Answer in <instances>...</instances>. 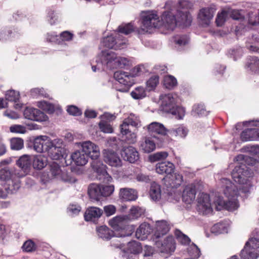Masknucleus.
I'll use <instances>...</instances> for the list:
<instances>
[{
  "mask_svg": "<svg viewBox=\"0 0 259 259\" xmlns=\"http://www.w3.org/2000/svg\"><path fill=\"white\" fill-rule=\"evenodd\" d=\"M234 161L236 165L232 172V177L237 186L229 179L223 178L220 180V185L225 195V199L221 196L215 197L214 204L217 210L226 209L230 211L237 209L239 206L238 197L240 194L239 191L245 194L249 193L252 185L250 178L251 173L246 165H252L254 160L247 155L239 154Z\"/></svg>",
  "mask_w": 259,
  "mask_h": 259,
  "instance_id": "obj_1",
  "label": "nucleus"
},
{
  "mask_svg": "<svg viewBox=\"0 0 259 259\" xmlns=\"http://www.w3.org/2000/svg\"><path fill=\"white\" fill-rule=\"evenodd\" d=\"M191 4L187 0L180 1L177 10L164 12L161 19L156 11H146L141 14V24L138 30L140 34L151 33L155 28H163L168 31L174 30L178 25L189 26L192 17L188 13Z\"/></svg>",
  "mask_w": 259,
  "mask_h": 259,
  "instance_id": "obj_2",
  "label": "nucleus"
},
{
  "mask_svg": "<svg viewBox=\"0 0 259 259\" xmlns=\"http://www.w3.org/2000/svg\"><path fill=\"white\" fill-rule=\"evenodd\" d=\"M31 163V156L24 155L17 161V165L21 168L20 172L11 175L9 170L3 169L0 171V178L6 182L4 186L8 193H14L19 189L20 187L19 178L25 177L30 172Z\"/></svg>",
  "mask_w": 259,
  "mask_h": 259,
  "instance_id": "obj_3",
  "label": "nucleus"
},
{
  "mask_svg": "<svg viewBox=\"0 0 259 259\" xmlns=\"http://www.w3.org/2000/svg\"><path fill=\"white\" fill-rule=\"evenodd\" d=\"M75 145L82 150L87 156L95 160L92 163V167L98 175V179L104 182H110L112 178L106 171V166L101 161L96 160L100 156L99 147L91 141H85L75 143Z\"/></svg>",
  "mask_w": 259,
  "mask_h": 259,
  "instance_id": "obj_4",
  "label": "nucleus"
},
{
  "mask_svg": "<svg viewBox=\"0 0 259 259\" xmlns=\"http://www.w3.org/2000/svg\"><path fill=\"white\" fill-rule=\"evenodd\" d=\"M147 72L148 70L143 65L135 67L130 72H115L114 77L119 83L115 85L116 90L123 93L127 92L131 87L135 83L134 78L141 76Z\"/></svg>",
  "mask_w": 259,
  "mask_h": 259,
  "instance_id": "obj_5",
  "label": "nucleus"
},
{
  "mask_svg": "<svg viewBox=\"0 0 259 259\" xmlns=\"http://www.w3.org/2000/svg\"><path fill=\"white\" fill-rule=\"evenodd\" d=\"M116 57V54L111 51H102L97 58V65L92 66L93 71L114 69Z\"/></svg>",
  "mask_w": 259,
  "mask_h": 259,
  "instance_id": "obj_6",
  "label": "nucleus"
},
{
  "mask_svg": "<svg viewBox=\"0 0 259 259\" xmlns=\"http://www.w3.org/2000/svg\"><path fill=\"white\" fill-rule=\"evenodd\" d=\"M254 126H259V120H253L238 123L236 125V130L240 131L243 127H246L241 133L240 137L243 141H256L255 133L257 132Z\"/></svg>",
  "mask_w": 259,
  "mask_h": 259,
  "instance_id": "obj_7",
  "label": "nucleus"
},
{
  "mask_svg": "<svg viewBox=\"0 0 259 259\" xmlns=\"http://www.w3.org/2000/svg\"><path fill=\"white\" fill-rule=\"evenodd\" d=\"M242 259H256L259 256V239L251 238L240 252Z\"/></svg>",
  "mask_w": 259,
  "mask_h": 259,
  "instance_id": "obj_8",
  "label": "nucleus"
},
{
  "mask_svg": "<svg viewBox=\"0 0 259 259\" xmlns=\"http://www.w3.org/2000/svg\"><path fill=\"white\" fill-rule=\"evenodd\" d=\"M59 141L58 139L53 141L47 136H39L34 139L33 148L37 152H48Z\"/></svg>",
  "mask_w": 259,
  "mask_h": 259,
  "instance_id": "obj_9",
  "label": "nucleus"
},
{
  "mask_svg": "<svg viewBox=\"0 0 259 259\" xmlns=\"http://www.w3.org/2000/svg\"><path fill=\"white\" fill-rule=\"evenodd\" d=\"M102 44L109 49H121L126 46L127 40L121 38L119 33L114 32V34L103 38Z\"/></svg>",
  "mask_w": 259,
  "mask_h": 259,
  "instance_id": "obj_10",
  "label": "nucleus"
},
{
  "mask_svg": "<svg viewBox=\"0 0 259 259\" xmlns=\"http://www.w3.org/2000/svg\"><path fill=\"white\" fill-rule=\"evenodd\" d=\"M160 100L162 110L167 113L171 111L180 100L178 95L175 93L161 95Z\"/></svg>",
  "mask_w": 259,
  "mask_h": 259,
  "instance_id": "obj_11",
  "label": "nucleus"
},
{
  "mask_svg": "<svg viewBox=\"0 0 259 259\" xmlns=\"http://www.w3.org/2000/svg\"><path fill=\"white\" fill-rule=\"evenodd\" d=\"M49 179H56L69 183H74L76 180L70 177L66 172H63L58 164L54 163L51 166L48 174Z\"/></svg>",
  "mask_w": 259,
  "mask_h": 259,
  "instance_id": "obj_12",
  "label": "nucleus"
},
{
  "mask_svg": "<svg viewBox=\"0 0 259 259\" xmlns=\"http://www.w3.org/2000/svg\"><path fill=\"white\" fill-rule=\"evenodd\" d=\"M215 9L210 6L200 9L198 14V20L199 24L203 27L209 26L213 17Z\"/></svg>",
  "mask_w": 259,
  "mask_h": 259,
  "instance_id": "obj_13",
  "label": "nucleus"
},
{
  "mask_svg": "<svg viewBox=\"0 0 259 259\" xmlns=\"http://www.w3.org/2000/svg\"><path fill=\"white\" fill-rule=\"evenodd\" d=\"M197 209L198 211L202 214L207 215L211 213L212 204L208 194L202 193L200 195L198 199Z\"/></svg>",
  "mask_w": 259,
  "mask_h": 259,
  "instance_id": "obj_14",
  "label": "nucleus"
},
{
  "mask_svg": "<svg viewBox=\"0 0 259 259\" xmlns=\"http://www.w3.org/2000/svg\"><path fill=\"white\" fill-rule=\"evenodd\" d=\"M23 115L26 119L39 122L46 121L49 119L44 112L32 107L26 108L23 112Z\"/></svg>",
  "mask_w": 259,
  "mask_h": 259,
  "instance_id": "obj_15",
  "label": "nucleus"
},
{
  "mask_svg": "<svg viewBox=\"0 0 259 259\" xmlns=\"http://www.w3.org/2000/svg\"><path fill=\"white\" fill-rule=\"evenodd\" d=\"M103 159L109 165L119 167L122 165V161L119 155L110 149H104L102 151Z\"/></svg>",
  "mask_w": 259,
  "mask_h": 259,
  "instance_id": "obj_16",
  "label": "nucleus"
},
{
  "mask_svg": "<svg viewBox=\"0 0 259 259\" xmlns=\"http://www.w3.org/2000/svg\"><path fill=\"white\" fill-rule=\"evenodd\" d=\"M116 116L114 114L106 112L100 117V121L99 122V127L100 131L106 134L113 133L114 130L110 122L114 120Z\"/></svg>",
  "mask_w": 259,
  "mask_h": 259,
  "instance_id": "obj_17",
  "label": "nucleus"
},
{
  "mask_svg": "<svg viewBox=\"0 0 259 259\" xmlns=\"http://www.w3.org/2000/svg\"><path fill=\"white\" fill-rule=\"evenodd\" d=\"M199 189L200 186L198 184H190L187 185L182 196L183 200L187 203H191L195 199L196 191Z\"/></svg>",
  "mask_w": 259,
  "mask_h": 259,
  "instance_id": "obj_18",
  "label": "nucleus"
},
{
  "mask_svg": "<svg viewBox=\"0 0 259 259\" xmlns=\"http://www.w3.org/2000/svg\"><path fill=\"white\" fill-rule=\"evenodd\" d=\"M169 229V225L166 221L164 220L157 221L154 230V240L160 239L168 232Z\"/></svg>",
  "mask_w": 259,
  "mask_h": 259,
  "instance_id": "obj_19",
  "label": "nucleus"
},
{
  "mask_svg": "<svg viewBox=\"0 0 259 259\" xmlns=\"http://www.w3.org/2000/svg\"><path fill=\"white\" fill-rule=\"evenodd\" d=\"M157 247L160 248L161 252L170 253L174 252L175 249V243L172 237L169 236L164 240L163 243H161L159 239L154 240Z\"/></svg>",
  "mask_w": 259,
  "mask_h": 259,
  "instance_id": "obj_20",
  "label": "nucleus"
},
{
  "mask_svg": "<svg viewBox=\"0 0 259 259\" xmlns=\"http://www.w3.org/2000/svg\"><path fill=\"white\" fill-rule=\"evenodd\" d=\"M119 198L122 201H135L138 198V192L132 188H120L119 191Z\"/></svg>",
  "mask_w": 259,
  "mask_h": 259,
  "instance_id": "obj_21",
  "label": "nucleus"
},
{
  "mask_svg": "<svg viewBox=\"0 0 259 259\" xmlns=\"http://www.w3.org/2000/svg\"><path fill=\"white\" fill-rule=\"evenodd\" d=\"M121 154L124 160L131 163H135L139 158L138 152L136 148L132 146H128L124 148Z\"/></svg>",
  "mask_w": 259,
  "mask_h": 259,
  "instance_id": "obj_22",
  "label": "nucleus"
},
{
  "mask_svg": "<svg viewBox=\"0 0 259 259\" xmlns=\"http://www.w3.org/2000/svg\"><path fill=\"white\" fill-rule=\"evenodd\" d=\"M103 211L99 207H89L84 213V219L86 221L96 222L102 215Z\"/></svg>",
  "mask_w": 259,
  "mask_h": 259,
  "instance_id": "obj_23",
  "label": "nucleus"
},
{
  "mask_svg": "<svg viewBox=\"0 0 259 259\" xmlns=\"http://www.w3.org/2000/svg\"><path fill=\"white\" fill-rule=\"evenodd\" d=\"M31 163L33 168L36 170H41L48 164V158L43 154L31 155Z\"/></svg>",
  "mask_w": 259,
  "mask_h": 259,
  "instance_id": "obj_24",
  "label": "nucleus"
},
{
  "mask_svg": "<svg viewBox=\"0 0 259 259\" xmlns=\"http://www.w3.org/2000/svg\"><path fill=\"white\" fill-rule=\"evenodd\" d=\"M155 170L159 174H166L167 176L172 174L175 170V165L169 161H164L156 164Z\"/></svg>",
  "mask_w": 259,
  "mask_h": 259,
  "instance_id": "obj_25",
  "label": "nucleus"
},
{
  "mask_svg": "<svg viewBox=\"0 0 259 259\" xmlns=\"http://www.w3.org/2000/svg\"><path fill=\"white\" fill-rule=\"evenodd\" d=\"M169 177L167 176L164 179L165 184L167 187L175 188L181 185L183 181V177L181 175L175 173L169 175Z\"/></svg>",
  "mask_w": 259,
  "mask_h": 259,
  "instance_id": "obj_26",
  "label": "nucleus"
},
{
  "mask_svg": "<svg viewBox=\"0 0 259 259\" xmlns=\"http://www.w3.org/2000/svg\"><path fill=\"white\" fill-rule=\"evenodd\" d=\"M74 163L79 166L86 164L88 162V157L82 150H76L72 153L70 156Z\"/></svg>",
  "mask_w": 259,
  "mask_h": 259,
  "instance_id": "obj_27",
  "label": "nucleus"
},
{
  "mask_svg": "<svg viewBox=\"0 0 259 259\" xmlns=\"http://www.w3.org/2000/svg\"><path fill=\"white\" fill-rule=\"evenodd\" d=\"M148 131L150 133H155L163 136H165L168 134V130L159 122H153L147 126Z\"/></svg>",
  "mask_w": 259,
  "mask_h": 259,
  "instance_id": "obj_28",
  "label": "nucleus"
},
{
  "mask_svg": "<svg viewBox=\"0 0 259 259\" xmlns=\"http://www.w3.org/2000/svg\"><path fill=\"white\" fill-rule=\"evenodd\" d=\"M140 149L145 153H150L156 148L155 142L152 138L145 137L140 141Z\"/></svg>",
  "mask_w": 259,
  "mask_h": 259,
  "instance_id": "obj_29",
  "label": "nucleus"
},
{
  "mask_svg": "<svg viewBox=\"0 0 259 259\" xmlns=\"http://www.w3.org/2000/svg\"><path fill=\"white\" fill-rule=\"evenodd\" d=\"M88 195L92 200L99 201L102 197L101 186L95 183L90 185Z\"/></svg>",
  "mask_w": 259,
  "mask_h": 259,
  "instance_id": "obj_30",
  "label": "nucleus"
},
{
  "mask_svg": "<svg viewBox=\"0 0 259 259\" xmlns=\"http://www.w3.org/2000/svg\"><path fill=\"white\" fill-rule=\"evenodd\" d=\"M150 198L154 201H159L162 198L160 186L155 182H153L149 190Z\"/></svg>",
  "mask_w": 259,
  "mask_h": 259,
  "instance_id": "obj_31",
  "label": "nucleus"
},
{
  "mask_svg": "<svg viewBox=\"0 0 259 259\" xmlns=\"http://www.w3.org/2000/svg\"><path fill=\"white\" fill-rule=\"evenodd\" d=\"M151 232V228L148 224L143 223L137 229L136 232V236L140 240H144L147 238Z\"/></svg>",
  "mask_w": 259,
  "mask_h": 259,
  "instance_id": "obj_32",
  "label": "nucleus"
},
{
  "mask_svg": "<svg viewBox=\"0 0 259 259\" xmlns=\"http://www.w3.org/2000/svg\"><path fill=\"white\" fill-rule=\"evenodd\" d=\"M188 133V128L183 124L176 125L175 127L168 130V134L171 136L185 138Z\"/></svg>",
  "mask_w": 259,
  "mask_h": 259,
  "instance_id": "obj_33",
  "label": "nucleus"
},
{
  "mask_svg": "<svg viewBox=\"0 0 259 259\" xmlns=\"http://www.w3.org/2000/svg\"><path fill=\"white\" fill-rule=\"evenodd\" d=\"M126 220V216H116L111 219L109 224L113 229L118 230L122 228Z\"/></svg>",
  "mask_w": 259,
  "mask_h": 259,
  "instance_id": "obj_34",
  "label": "nucleus"
},
{
  "mask_svg": "<svg viewBox=\"0 0 259 259\" xmlns=\"http://www.w3.org/2000/svg\"><path fill=\"white\" fill-rule=\"evenodd\" d=\"M49 156L54 160H59L64 157L65 154L64 148L54 145L53 148L48 152Z\"/></svg>",
  "mask_w": 259,
  "mask_h": 259,
  "instance_id": "obj_35",
  "label": "nucleus"
},
{
  "mask_svg": "<svg viewBox=\"0 0 259 259\" xmlns=\"http://www.w3.org/2000/svg\"><path fill=\"white\" fill-rule=\"evenodd\" d=\"M229 224L225 222L219 223L214 225L210 229L211 232L218 235L228 232Z\"/></svg>",
  "mask_w": 259,
  "mask_h": 259,
  "instance_id": "obj_36",
  "label": "nucleus"
},
{
  "mask_svg": "<svg viewBox=\"0 0 259 259\" xmlns=\"http://www.w3.org/2000/svg\"><path fill=\"white\" fill-rule=\"evenodd\" d=\"M36 106L48 113H53L56 109L59 108L58 106L45 101L38 102Z\"/></svg>",
  "mask_w": 259,
  "mask_h": 259,
  "instance_id": "obj_37",
  "label": "nucleus"
},
{
  "mask_svg": "<svg viewBox=\"0 0 259 259\" xmlns=\"http://www.w3.org/2000/svg\"><path fill=\"white\" fill-rule=\"evenodd\" d=\"M97 231L98 236L104 239H109L114 236L112 231L110 230L107 227L102 226L97 228Z\"/></svg>",
  "mask_w": 259,
  "mask_h": 259,
  "instance_id": "obj_38",
  "label": "nucleus"
},
{
  "mask_svg": "<svg viewBox=\"0 0 259 259\" xmlns=\"http://www.w3.org/2000/svg\"><path fill=\"white\" fill-rule=\"evenodd\" d=\"M132 60L127 57H116V62L115 63V68H125L130 67L132 65Z\"/></svg>",
  "mask_w": 259,
  "mask_h": 259,
  "instance_id": "obj_39",
  "label": "nucleus"
},
{
  "mask_svg": "<svg viewBox=\"0 0 259 259\" xmlns=\"http://www.w3.org/2000/svg\"><path fill=\"white\" fill-rule=\"evenodd\" d=\"M131 95L134 99L140 100L146 96V92L144 87H138L131 93Z\"/></svg>",
  "mask_w": 259,
  "mask_h": 259,
  "instance_id": "obj_40",
  "label": "nucleus"
},
{
  "mask_svg": "<svg viewBox=\"0 0 259 259\" xmlns=\"http://www.w3.org/2000/svg\"><path fill=\"white\" fill-rule=\"evenodd\" d=\"M247 68L255 73L259 72V59L255 57H251L249 59L247 65Z\"/></svg>",
  "mask_w": 259,
  "mask_h": 259,
  "instance_id": "obj_41",
  "label": "nucleus"
},
{
  "mask_svg": "<svg viewBox=\"0 0 259 259\" xmlns=\"http://www.w3.org/2000/svg\"><path fill=\"white\" fill-rule=\"evenodd\" d=\"M166 197L167 201L173 203L177 202L182 197L181 192L179 190L172 189L167 193Z\"/></svg>",
  "mask_w": 259,
  "mask_h": 259,
  "instance_id": "obj_42",
  "label": "nucleus"
},
{
  "mask_svg": "<svg viewBox=\"0 0 259 259\" xmlns=\"http://www.w3.org/2000/svg\"><path fill=\"white\" fill-rule=\"evenodd\" d=\"M131 126L138 128L141 125V121L139 116L135 114L131 113L128 116L124 119Z\"/></svg>",
  "mask_w": 259,
  "mask_h": 259,
  "instance_id": "obj_43",
  "label": "nucleus"
},
{
  "mask_svg": "<svg viewBox=\"0 0 259 259\" xmlns=\"http://www.w3.org/2000/svg\"><path fill=\"white\" fill-rule=\"evenodd\" d=\"M163 84L167 89H172L177 85V80L172 75H166L163 79Z\"/></svg>",
  "mask_w": 259,
  "mask_h": 259,
  "instance_id": "obj_44",
  "label": "nucleus"
},
{
  "mask_svg": "<svg viewBox=\"0 0 259 259\" xmlns=\"http://www.w3.org/2000/svg\"><path fill=\"white\" fill-rule=\"evenodd\" d=\"M229 16L227 10H223L217 14L215 23L218 26H222L228 19Z\"/></svg>",
  "mask_w": 259,
  "mask_h": 259,
  "instance_id": "obj_45",
  "label": "nucleus"
},
{
  "mask_svg": "<svg viewBox=\"0 0 259 259\" xmlns=\"http://www.w3.org/2000/svg\"><path fill=\"white\" fill-rule=\"evenodd\" d=\"M134 30V26L132 23L122 24L118 27V31L116 33H119L121 38L125 39L121 34H128Z\"/></svg>",
  "mask_w": 259,
  "mask_h": 259,
  "instance_id": "obj_46",
  "label": "nucleus"
},
{
  "mask_svg": "<svg viewBox=\"0 0 259 259\" xmlns=\"http://www.w3.org/2000/svg\"><path fill=\"white\" fill-rule=\"evenodd\" d=\"M168 113L175 116L176 118L179 119H182L185 115L186 110L183 107L176 106L171 111H170Z\"/></svg>",
  "mask_w": 259,
  "mask_h": 259,
  "instance_id": "obj_47",
  "label": "nucleus"
},
{
  "mask_svg": "<svg viewBox=\"0 0 259 259\" xmlns=\"http://www.w3.org/2000/svg\"><path fill=\"white\" fill-rule=\"evenodd\" d=\"M175 235L178 241L183 245H187L190 244L191 240L190 238L186 235L182 233L179 230L175 231Z\"/></svg>",
  "mask_w": 259,
  "mask_h": 259,
  "instance_id": "obj_48",
  "label": "nucleus"
},
{
  "mask_svg": "<svg viewBox=\"0 0 259 259\" xmlns=\"http://www.w3.org/2000/svg\"><path fill=\"white\" fill-rule=\"evenodd\" d=\"M159 83V77L158 75H152L146 82V87L150 91L154 90Z\"/></svg>",
  "mask_w": 259,
  "mask_h": 259,
  "instance_id": "obj_49",
  "label": "nucleus"
},
{
  "mask_svg": "<svg viewBox=\"0 0 259 259\" xmlns=\"http://www.w3.org/2000/svg\"><path fill=\"white\" fill-rule=\"evenodd\" d=\"M128 251L131 253L137 254L142 250L140 243L136 241H132L128 243Z\"/></svg>",
  "mask_w": 259,
  "mask_h": 259,
  "instance_id": "obj_50",
  "label": "nucleus"
},
{
  "mask_svg": "<svg viewBox=\"0 0 259 259\" xmlns=\"http://www.w3.org/2000/svg\"><path fill=\"white\" fill-rule=\"evenodd\" d=\"M5 99L6 101L16 102L20 98L19 93L15 90H11L8 91L5 94Z\"/></svg>",
  "mask_w": 259,
  "mask_h": 259,
  "instance_id": "obj_51",
  "label": "nucleus"
},
{
  "mask_svg": "<svg viewBox=\"0 0 259 259\" xmlns=\"http://www.w3.org/2000/svg\"><path fill=\"white\" fill-rule=\"evenodd\" d=\"M11 148L13 150H19L24 146L23 140L19 138H12L10 141Z\"/></svg>",
  "mask_w": 259,
  "mask_h": 259,
  "instance_id": "obj_52",
  "label": "nucleus"
},
{
  "mask_svg": "<svg viewBox=\"0 0 259 259\" xmlns=\"http://www.w3.org/2000/svg\"><path fill=\"white\" fill-rule=\"evenodd\" d=\"M174 41L180 47L186 45L189 40L188 36L186 35H176L173 38Z\"/></svg>",
  "mask_w": 259,
  "mask_h": 259,
  "instance_id": "obj_53",
  "label": "nucleus"
},
{
  "mask_svg": "<svg viewBox=\"0 0 259 259\" xmlns=\"http://www.w3.org/2000/svg\"><path fill=\"white\" fill-rule=\"evenodd\" d=\"M144 212V210L143 209L137 207V206H133L132 207L130 211V219H135L139 217H140L142 214Z\"/></svg>",
  "mask_w": 259,
  "mask_h": 259,
  "instance_id": "obj_54",
  "label": "nucleus"
},
{
  "mask_svg": "<svg viewBox=\"0 0 259 259\" xmlns=\"http://www.w3.org/2000/svg\"><path fill=\"white\" fill-rule=\"evenodd\" d=\"M168 156V153L166 152H156L149 156V159L151 162H155L161 160H164Z\"/></svg>",
  "mask_w": 259,
  "mask_h": 259,
  "instance_id": "obj_55",
  "label": "nucleus"
},
{
  "mask_svg": "<svg viewBox=\"0 0 259 259\" xmlns=\"http://www.w3.org/2000/svg\"><path fill=\"white\" fill-rule=\"evenodd\" d=\"M48 20L52 25L56 24L59 22V14L55 13L54 11H50L48 14Z\"/></svg>",
  "mask_w": 259,
  "mask_h": 259,
  "instance_id": "obj_56",
  "label": "nucleus"
},
{
  "mask_svg": "<svg viewBox=\"0 0 259 259\" xmlns=\"http://www.w3.org/2000/svg\"><path fill=\"white\" fill-rule=\"evenodd\" d=\"M188 251L190 255L194 258H198L200 255V251L198 247L194 243H191L188 248Z\"/></svg>",
  "mask_w": 259,
  "mask_h": 259,
  "instance_id": "obj_57",
  "label": "nucleus"
},
{
  "mask_svg": "<svg viewBox=\"0 0 259 259\" xmlns=\"http://www.w3.org/2000/svg\"><path fill=\"white\" fill-rule=\"evenodd\" d=\"M114 191V186L113 185L101 186L102 197L110 196Z\"/></svg>",
  "mask_w": 259,
  "mask_h": 259,
  "instance_id": "obj_58",
  "label": "nucleus"
},
{
  "mask_svg": "<svg viewBox=\"0 0 259 259\" xmlns=\"http://www.w3.org/2000/svg\"><path fill=\"white\" fill-rule=\"evenodd\" d=\"M46 39L49 42H55L58 44H61L59 35H58L55 32L48 33L46 34Z\"/></svg>",
  "mask_w": 259,
  "mask_h": 259,
  "instance_id": "obj_59",
  "label": "nucleus"
},
{
  "mask_svg": "<svg viewBox=\"0 0 259 259\" xmlns=\"http://www.w3.org/2000/svg\"><path fill=\"white\" fill-rule=\"evenodd\" d=\"M122 136H125V141L130 144H134L137 142V135L135 131H131L127 135H124Z\"/></svg>",
  "mask_w": 259,
  "mask_h": 259,
  "instance_id": "obj_60",
  "label": "nucleus"
},
{
  "mask_svg": "<svg viewBox=\"0 0 259 259\" xmlns=\"http://www.w3.org/2000/svg\"><path fill=\"white\" fill-rule=\"evenodd\" d=\"M10 131L12 133L25 134L26 132V128L22 125L14 124L10 126Z\"/></svg>",
  "mask_w": 259,
  "mask_h": 259,
  "instance_id": "obj_61",
  "label": "nucleus"
},
{
  "mask_svg": "<svg viewBox=\"0 0 259 259\" xmlns=\"http://www.w3.org/2000/svg\"><path fill=\"white\" fill-rule=\"evenodd\" d=\"M31 96L33 98L37 97H47V93L45 92L43 89L34 88L30 91Z\"/></svg>",
  "mask_w": 259,
  "mask_h": 259,
  "instance_id": "obj_62",
  "label": "nucleus"
},
{
  "mask_svg": "<svg viewBox=\"0 0 259 259\" xmlns=\"http://www.w3.org/2000/svg\"><path fill=\"white\" fill-rule=\"evenodd\" d=\"M73 37V34L67 31H65L62 32L59 35V39L61 40V44H63L65 41H68L72 40Z\"/></svg>",
  "mask_w": 259,
  "mask_h": 259,
  "instance_id": "obj_63",
  "label": "nucleus"
},
{
  "mask_svg": "<svg viewBox=\"0 0 259 259\" xmlns=\"http://www.w3.org/2000/svg\"><path fill=\"white\" fill-rule=\"evenodd\" d=\"M154 254V248L150 246L145 245L144 248V257L145 259H152Z\"/></svg>",
  "mask_w": 259,
  "mask_h": 259,
  "instance_id": "obj_64",
  "label": "nucleus"
}]
</instances>
